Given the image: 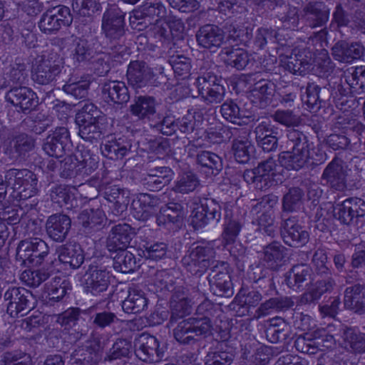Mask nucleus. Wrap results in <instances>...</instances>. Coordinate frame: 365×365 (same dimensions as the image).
Here are the masks:
<instances>
[{"label":"nucleus","instance_id":"obj_1","mask_svg":"<svg viewBox=\"0 0 365 365\" xmlns=\"http://www.w3.org/2000/svg\"><path fill=\"white\" fill-rule=\"evenodd\" d=\"M287 147L292 150L283 151L279 153L278 160L282 167L287 170H299L304 168L310 159L313 163H322L325 160L324 154H317L314 158L310 155V143L307 137L298 130H290L287 133Z\"/></svg>","mask_w":365,"mask_h":365},{"label":"nucleus","instance_id":"obj_2","mask_svg":"<svg viewBox=\"0 0 365 365\" xmlns=\"http://www.w3.org/2000/svg\"><path fill=\"white\" fill-rule=\"evenodd\" d=\"M251 36L247 28L240 26L234 23L227 24L225 31L215 25L207 24L202 26L196 34L198 44L208 49L217 48L223 43H246Z\"/></svg>","mask_w":365,"mask_h":365},{"label":"nucleus","instance_id":"obj_3","mask_svg":"<svg viewBox=\"0 0 365 365\" xmlns=\"http://www.w3.org/2000/svg\"><path fill=\"white\" fill-rule=\"evenodd\" d=\"M58 42L63 48L71 43L74 44V48L71 51V57L74 62L79 63L91 61L96 64L95 69L100 75L109 71L110 66L105 59L106 56L103 53H96L91 44L86 40L69 36L58 39Z\"/></svg>","mask_w":365,"mask_h":365},{"label":"nucleus","instance_id":"obj_4","mask_svg":"<svg viewBox=\"0 0 365 365\" xmlns=\"http://www.w3.org/2000/svg\"><path fill=\"white\" fill-rule=\"evenodd\" d=\"M4 178L7 187H11L20 200L30 198L36 193L38 180L36 175L27 169H9Z\"/></svg>","mask_w":365,"mask_h":365},{"label":"nucleus","instance_id":"obj_5","mask_svg":"<svg viewBox=\"0 0 365 365\" xmlns=\"http://www.w3.org/2000/svg\"><path fill=\"white\" fill-rule=\"evenodd\" d=\"M124 26V15L118 7L113 6L106 11L102 20V30L110 44L111 49L119 51L118 47H123Z\"/></svg>","mask_w":365,"mask_h":365},{"label":"nucleus","instance_id":"obj_6","mask_svg":"<svg viewBox=\"0 0 365 365\" xmlns=\"http://www.w3.org/2000/svg\"><path fill=\"white\" fill-rule=\"evenodd\" d=\"M62 59L56 52H45L33 64L32 78L42 85L51 83L60 72Z\"/></svg>","mask_w":365,"mask_h":365},{"label":"nucleus","instance_id":"obj_7","mask_svg":"<svg viewBox=\"0 0 365 365\" xmlns=\"http://www.w3.org/2000/svg\"><path fill=\"white\" fill-rule=\"evenodd\" d=\"M108 341L99 335H93L88 341L87 350H76L71 355V365H86L93 364L96 365L101 360Z\"/></svg>","mask_w":365,"mask_h":365},{"label":"nucleus","instance_id":"obj_8","mask_svg":"<svg viewBox=\"0 0 365 365\" xmlns=\"http://www.w3.org/2000/svg\"><path fill=\"white\" fill-rule=\"evenodd\" d=\"M113 279L111 272L102 265L91 264L84 275L85 289L97 296L106 292Z\"/></svg>","mask_w":365,"mask_h":365},{"label":"nucleus","instance_id":"obj_9","mask_svg":"<svg viewBox=\"0 0 365 365\" xmlns=\"http://www.w3.org/2000/svg\"><path fill=\"white\" fill-rule=\"evenodd\" d=\"M195 85L199 94L209 103H220L225 97V87L220 83V80L211 72L199 76Z\"/></svg>","mask_w":365,"mask_h":365},{"label":"nucleus","instance_id":"obj_10","mask_svg":"<svg viewBox=\"0 0 365 365\" xmlns=\"http://www.w3.org/2000/svg\"><path fill=\"white\" fill-rule=\"evenodd\" d=\"M276 197H264L252 209V213L257 215L259 229L269 236H273L277 230L272 207L277 204Z\"/></svg>","mask_w":365,"mask_h":365},{"label":"nucleus","instance_id":"obj_11","mask_svg":"<svg viewBox=\"0 0 365 365\" xmlns=\"http://www.w3.org/2000/svg\"><path fill=\"white\" fill-rule=\"evenodd\" d=\"M72 17L68 7L59 6L44 13L39 22L38 27L44 34H51L58 31L62 26H68Z\"/></svg>","mask_w":365,"mask_h":365},{"label":"nucleus","instance_id":"obj_12","mask_svg":"<svg viewBox=\"0 0 365 365\" xmlns=\"http://www.w3.org/2000/svg\"><path fill=\"white\" fill-rule=\"evenodd\" d=\"M215 251L210 247L197 246L182 258L183 265L192 274H202L211 264Z\"/></svg>","mask_w":365,"mask_h":365},{"label":"nucleus","instance_id":"obj_13","mask_svg":"<svg viewBox=\"0 0 365 365\" xmlns=\"http://www.w3.org/2000/svg\"><path fill=\"white\" fill-rule=\"evenodd\" d=\"M135 348L136 356L145 362H158L163 356L158 339L148 334H143L135 339Z\"/></svg>","mask_w":365,"mask_h":365},{"label":"nucleus","instance_id":"obj_14","mask_svg":"<svg viewBox=\"0 0 365 365\" xmlns=\"http://www.w3.org/2000/svg\"><path fill=\"white\" fill-rule=\"evenodd\" d=\"M29 293L24 288L12 287L4 293V300L7 302V313L11 317L23 316L31 309L29 297Z\"/></svg>","mask_w":365,"mask_h":365},{"label":"nucleus","instance_id":"obj_15","mask_svg":"<svg viewBox=\"0 0 365 365\" xmlns=\"http://www.w3.org/2000/svg\"><path fill=\"white\" fill-rule=\"evenodd\" d=\"M202 116L196 110H189L181 119L176 121L170 118H165L161 124L160 130L166 135H170L178 128L183 133L192 132L201 125Z\"/></svg>","mask_w":365,"mask_h":365},{"label":"nucleus","instance_id":"obj_16","mask_svg":"<svg viewBox=\"0 0 365 365\" xmlns=\"http://www.w3.org/2000/svg\"><path fill=\"white\" fill-rule=\"evenodd\" d=\"M98 158L95 155L91 154L88 150H83L81 152L80 157L68 156L64 159L61 165V175L65 178L73 176L76 173L78 163H81L82 168L86 171L91 172L98 167Z\"/></svg>","mask_w":365,"mask_h":365},{"label":"nucleus","instance_id":"obj_17","mask_svg":"<svg viewBox=\"0 0 365 365\" xmlns=\"http://www.w3.org/2000/svg\"><path fill=\"white\" fill-rule=\"evenodd\" d=\"M68 130L64 127L56 128L45 139L43 149L45 153L56 158H61L66 152V148L69 143Z\"/></svg>","mask_w":365,"mask_h":365},{"label":"nucleus","instance_id":"obj_18","mask_svg":"<svg viewBox=\"0 0 365 365\" xmlns=\"http://www.w3.org/2000/svg\"><path fill=\"white\" fill-rule=\"evenodd\" d=\"M160 200L153 195L139 193L133 200L131 207L133 215L138 220H147L155 211Z\"/></svg>","mask_w":365,"mask_h":365},{"label":"nucleus","instance_id":"obj_19","mask_svg":"<svg viewBox=\"0 0 365 365\" xmlns=\"http://www.w3.org/2000/svg\"><path fill=\"white\" fill-rule=\"evenodd\" d=\"M283 229L284 241L289 246L303 245L309 241L308 232L298 223L295 217L286 220L283 224Z\"/></svg>","mask_w":365,"mask_h":365},{"label":"nucleus","instance_id":"obj_20","mask_svg":"<svg viewBox=\"0 0 365 365\" xmlns=\"http://www.w3.org/2000/svg\"><path fill=\"white\" fill-rule=\"evenodd\" d=\"M303 55L299 51L294 50L290 56H279L280 65L289 72L294 74L304 75L312 64V54L310 52Z\"/></svg>","mask_w":365,"mask_h":365},{"label":"nucleus","instance_id":"obj_21","mask_svg":"<svg viewBox=\"0 0 365 365\" xmlns=\"http://www.w3.org/2000/svg\"><path fill=\"white\" fill-rule=\"evenodd\" d=\"M322 178L331 188L342 191L346 187V173L341 161L334 159L324 169Z\"/></svg>","mask_w":365,"mask_h":365},{"label":"nucleus","instance_id":"obj_22","mask_svg":"<svg viewBox=\"0 0 365 365\" xmlns=\"http://www.w3.org/2000/svg\"><path fill=\"white\" fill-rule=\"evenodd\" d=\"M8 102L22 110L31 109L36 106V93L29 88L25 86L14 87L10 89L6 95Z\"/></svg>","mask_w":365,"mask_h":365},{"label":"nucleus","instance_id":"obj_23","mask_svg":"<svg viewBox=\"0 0 365 365\" xmlns=\"http://www.w3.org/2000/svg\"><path fill=\"white\" fill-rule=\"evenodd\" d=\"M131 227L128 224H118L113 227L107 239L106 246L110 252L125 250L131 240Z\"/></svg>","mask_w":365,"mask_h":365},{"label":"nucleus","instance_id":"obj_24","mask_svg":"<svg viewBox=\"0 0 365 365\" xmlns=\"http://www.w3.org/2000/svg\"><path fill=\"white\" fill-rule=\"evenodd\" d=\"M153 77L151 69L143 61H131L128 67V83L135 88L145 86Z\"/></svg>","mask_w":365,"mask_h":365},{"label":"nucleus","instance_id":"obj_25","mask_svg":"<svg viewBox=\"0 0 365 365\" xmlns=\"http://www.w3.org/2000/svg\"><path fill=\"white\" fill-rule=\"evenodd\" d=\"M71 219L66 215L50 216L46 225L48 235L54 241H63L71 227Z\"/></svg>","mask_w":365,"mask_h":365},{"label":"nucleus","instance_id":"obj_26","mask_svg":"<svg viewBox=\"0 0 365 365\" xmlns=\"http://www.w3.org/2000/svg\"><path fill=\"white\" fill-rule=\"evenodd\" d=\"M231 133L232 135L242 134L233 141L232 151L235 158L238 163H246L254 152V146L247 139L248 132L245 129L239 130L235 128L232 130Z\"/></svg>","mask_w":365,"mask_h":365},{"label":"nucleus","instance_id":"obj_27","mask_svg":"<svg viewBox=\"0 0 365 365\" xmlns=\"http://www.w3.org/2000/svg\"><path fill=\"white\" fill-rule=\"evenodd\" d=\"M363 53L364 48L359 43H349L345 41H340L332 47L334 58L344 63H351L354 59L359 58Z\"/></svg>","mask_w":365,"mask_h":365},{"label":"nucleus","instance_id":"obj_28","mask_svg":"<svg viewBox=\"0 0 365 365\" xmlns=\"http://www.w3.org/2000/svg\"><path fill=\"white\" fill-rule=\"evenodd\" d=\"M165 14L166 9L161 2L157 1L153 3L146 2L140 9L133 11V16L130 17V21L131 24H134L135 20L148 19L149 24H152V20L156 17L155 22L159 23Z\"/></svg>","mask_w":365,"mask_h":365},{"label":"nucleus","instance_id":"obj_29","mask_svg":"<svg viewBox=\"0 0 365 365\" xmlns=\"http://www.w3.org/2000/svg\"><path fill=\"white\" fill-rule=\"evenodd\" d=\"M58 260L73 269L78 268L83 262V250L76 244H66L59 246L56 249Z\"/></svg>","mask_w":365,"mask_h":365},{"label":"nucleus","instance_id":"obj_30","mask_svg":"<svg viewBox=\"0 0 365 365\" xmlns=\"http://www.w3.org/2000/svg\"><path fill=\"white\" fill-rule=\"evenodd\" d=\"M183 217L182 206L178 203H169L161 207L160 213L157 215L156 222L159 226L172 225L179 226V223Z\"/></svg>","mask_w":365,"mask_h":365},{"label":"nucleus","instance_id":"obj_31","mask_svg":"<svg viewBox=\"0 0 365 365\" xmlns=\"http://www.w3.org/2000/svg\"><path fill=\"white\" fill-rule=\"evenodd\" d=\"M102 93L105 99L115 103H126L130 98L128 88L122 81H114L105 83Z\"/></svg>","mask_w":365,"mask_h":365},{"label":"nucleus","instance_id":"obj_32","mask_svg":"<svg viewBox=\"0 0 365 365\" xmlns=\"http://www.w3.org/2000/svg\"><path fill=\"white\" fill-rule=\"evenodd\" d=\"M172 170L168 167H159L150 169L147 176L144 178V183L150 190H158L171 180Z\"/></svg>","mask_w":365,"mask_h":365},{"label":"nucleus","instance_id":"obj_33","mask_svg":"<svg viewBox=\"0 0 365 365\" xmlns=\"http://www.w3.org/2000/svg\"><path fill=\"white\" fill-rule=\"evenodd\" d=\"M148 305V299L143 292L131 288L127 298L122 303L123 311L128 314H137L145 309Z\"/></svg>","mask_w":365,"mask_h":365},{"label":"nucleus","instance_id":"obj_34","mask_svg":"<svg viewBox=\"0 0 365 365\" xmlns=\"http://www.w3.org/2000/svg\"><path fill=\"white\" fill-rule=\"evenodd\" d=\"M155 100L150 96H139L130 105L131 113L140 119L150 118L156 112Z\"/></svg>","mask_w":365,"mask_h":365},{"label":"nucleus","instance_id":"obj_35","mask_svg":"<svg viewBox=\"0 0 365 365\" xmlns=\"http://www.w3.org/2000/svg\"><path fill=\"white\" fill-rule=\"evenodd\" d=\"M197 163L205 170H204L208 175H217L222 169V162L220 157L217 154L202 150L197 155Z\"/></svg>","mask_w":365,"mask_h":365},{"label":"nucleus","instance_id":"obj_36","mask_svg":"<svg viewBox=\"0 0 365 365\" xmlns=\"http://www.w3.org/2000/svg\"><path fill=\"white\" fill-rule=\"evenodd\" d=\"M286 249L278 242L267 245L264 250V261L267 266L276 269L282 265L285 257Z\"/></svg>","mask_w":365,"mask_h":365},{"label":"nucleus","instance_id":"obj_37","mask_svg":"<svg viewBox=\"0 0 365 365\" xmlns=\"http://www.w3.org/2000/svg\"><path fill=\"white\" fill-rule=\"evenodd\" d=\"M305 16L311 27L322 26L329 19V10L321 3L309 4L306 9Z\"/></svg>","mask_w":365,"mask_h":365},{"label":"nucleus","instance_id":"obj_38","mask_svg":"<svg viewBox=\"0 0 365 365\" xmlns=\"http://www.w3.org/2000/svg\"><path fill=\"white\" fill-rule=\"evenodd\" d=\"M129 142L123 139L111 140L101 146L102 153L110 158L118 159L124 157L130 150Z\"/></svg>","mask_w":365,"mask_h":365},{"label":"nucleus","instance_id":"obj_39","mask_svg":"<svg viewBox=\"0 0 365 365\" xmlns=\"http://www.w3.org/2000/svg\"><path fill=\"white\" fill-rule=\"evenodd\" d=\"M223 227L222 237L225 243L229 245L235 242L241 231L242 224L240 220L231 218L230 211L225 210Z\"/></svg>","mask_w":365,"mask_h":365},{"label":"nucleus","instance_id":"obj_40","mask_svg":"<svg viewBox=\"0 0 365 365\" xmlns=\"http://www.w3.org/2000/svg\"><path fill=\"white\" fill-rule=\"evenodd\" d=\"M78 220L85 228L94 229L103 223L106 215L99 208L86 209L79 214Z\"/></svg>","mask_w":365,"mask_h":365},{"label":"nucleus","instance_id":"obj_41","mask_svg":"<svg viewBox=\"0 0 365 365\" xmlns=\"http://www.w3.org/2000/svg\"><path fill=\"white\" fill-rule=\"evenodd\" d=\"M128 197V192L127 190H121L115 185L107 187L105 191V198L108 201L113 202L116 207V215L126 210L129 203Z\"/></svg>","mask_w":365,"mask_h":365},{"label":"nucleus","instance_id":"obj_42","mask_svg":"<svg viewBox=\"0 0 365 365\" xmlns=\"http://www.w3.org/2000/svg\"><path fill=\"white\" fill-rule=\"evenodd\" d=\"M322 342L316 339L315 330L313 332L305 333L299 335L295 340L296 349L302 352L308 354H314L320 350Z\"/></svg>","mask_w":365,"mask_h":365},{"label":"nucleus","instance_id":"obj_43","mask_svg":"<svg viewBox=\"0 0 365 365\" xmlns=\"http://www.w3.org/2000/svg\"><path fill=\"white\" fill-rule=\"evenodd\" d=\"M104 116L101 111L93 103H86L78 112L76 121L78 125L102 122Z\"/></svg>","mask_w":365,"mask_h":365},{"label":"nucleus","instance_id":"obj_44","mask_svg":"<svg viewBox=\"0 0 365 365\" xmlns=\"http://www.w3.org/2000/svg\"><path fill=\"white\" fill-rule=\"evenodd\" d=\"M279 167L275 161L270 158L264 162L261 163L255 168L257 174L258 175L260 183H262L263 188L269 186V183L272 180H275Z\"/></svg>","mask_w":365,"mask_h":365},{"label":"nucleus","instance_id":"obj_45","mask_svg":"<svg viewBox=\"0 0 365 365\" xmlns=\"http://www.w3.org/2000/svg\"><path fill=\"white\" fill-rule=\"evenodd\" d=\"M199 185L197 178L192 173L179 175L174 182L173 191L182 194L193 192Z\"/></svg>","mask_w":365,"mask_h":365},{"label":"nucleus","instance_id":"obj_46","mask_svg":"<svg viewBox=\"0 0 365 365\" xmlns=\"http://www.w3.org/2000/svg\"><path fill=\"white\" fill-rule=\"evenodd\" d=\"M222 117L227 121L232 123L242 125L245 123V115L240 110L239 106L232 101L225 102L220 109Z\"/></svg>","mask_w":365,"mask_h":365},{"label":"nucleus","instance_id":"obj_47","mask_svg":"<svg viewBox=\"0 0 365 365\" xmlns=\"http://www.w3.org/2000/svg\"><path fill=\"white\" fill-rule=\"evenodd\" d=\"M225 62L238 70L243 69L250 61L249 55L242 48H233L225 52Z\"/></svg>","mask_w":365,"mask_h":365},{"label":"nucleus","instance_id":"obj_48","mask_svg":"<svg viewBox=\"0 0 365 365\" xmlns=\"http://www.w3.org/2000/svg\"><path fill=\"white\" fill-rule=\"evenodd\" d=\"M346 347L357 353L365 352V335L356 333L351 329H348L344 332Z\"/></svg>","mask_w":365,"mask_h":365},{"label":"nucleus","instance_id":"obj_49","mask_svg":"<svg viewBox=\"0 0 365 365\" xmlns=\"http://www.w3.org/2000/svg\"><path fill=\"white\" fill-rule=\"evenodd\" d=\"M362 287L356 284L347 287L344 292V305L349 309H359L364 307L361 296Z\"/></svg>","mask_w":365,"mask_h":365},{"label":"nucleus","instance_id":"obj_50","mask_svg":"<svg viewBox=\"0 0 365 365\" xmlns=\"http://www.w3.org/2000/svg\"><path fill=\"white\" fill-rule=\"evenodd\" d=\"M115 268L121 272L128 273L135 268V259L134 255L125 250H120V252L114 258Z\"/></svg>","mask_w":365,"mask_h":365},{"label":"nucleus","instance_id":"obj_51","mask_svg":"<svg viewBox=\"0 0 365 365\" xmlns=\"http://www.w3.org/2000/svg\"><path fill=\"white\" fill-rule=\"evenodd\" d=\"M273 84L267 80L262 79L257 82L250 91L251 96L261 103H266L272 96Z\"/></svg>","mask_w":365,"mask_h":365},{"label":"nucleus","instance_id":"obj_52","mask_svg":"<svg viewBox=\"0 0 365 365\" xmlns=\"http://www.w3.org/2000/svg\"><path fill=\"white\" fill-rule=\"evenodd\" d=\"M48 276V273L45 270L26 269L21 273L20 278L25 284L36 287L46 281Z\"/></svg>","mask_w":365,"mask_h":365},{"label":"nucleus","instance_id":"obj_53","mask_svg":"<svg viewBox=\"0 0 365 365\" xmlns=\"http://www.w3.org/2000/svg\"><path fill=\"white\" fill-rule=\"evenodd\" d=\"M46 286L50 299L54 300L62 299L69 288L68 282L59 277H54Z\"/></svg>","mask_w":365,"mask_h":365},{"label":"nucleus","instance_id":"obj_54","mask_svg":"<svg viewBox=\"0 0 365 365\" xmlns=\"http://www.w3.org/2000/svg\"><path fill=\"white\" fill-rule=\"evenodd\" d=\"M73 191H75L74 187L59 185L55 187L53 190L51 198L55 202L59 204L61 206H63V205H72V202L75 199Z\"/></svg>","mask_w":365,"mask_h":365},{"label":"nucleus","instance_id":"obj_55","mask_svg":"<svg viewBox=\"0 0 365 365\" xmlns=\"http://www.w3.org/2000/svg\"><path fill=\"white\" fill-rule=\"evenodd\" d=\"M100 124H102V122L78 125L79 135L86 141H96L101 138L102 134V128L101 127Z\"/></svg>","mask_w":365,"mask_h":365},{"label":"nucleus","instance_id":"obj_56","mask_svg":"<svg viewBox=\"0 0 365 365\" xmlns=\"http://www.w3.org/2000/svg\"><path fill=\"white\" fill-rule=\"evenodd\" d=\"M26 64L20 60H16L11 64L9 71L6 73V79L9 83H23L26 79Z\"/></svg>","mask_w":365,"mask_h":365},{"label":"nucleus","instance_id":"obj_57","mask_svg":"<svg viewBox=\"0 0 365 365\" xmlns=\"http://www.w3.org/2000/svg\"><path fill=\"white\" fill-rule=\"evenodd\" d=\"M90 86V81L81 79L77 82H72L64 85L63 91L78 99L87 97Z\"/></svg>","mask_w":365,"mask_h":365},{"label":"nucleus","instance_id":"obj_58","mask_svg":"<svg viewBox=\"0 0 365 365\" xmlns=\"http://www.w3.org/2000/svg\"><path fill=\"white\" fill-rule=\"evenodd\" d=\"M175 339L182 344H190L195 341L190 323L187 319L180 322L174 329Z\"/></svg>","mask_w":365,"mask_h":365},{"label":"nucleus","instance_id":"obj_59","mask_svg":"<svg viewBox=\"0 0 365 365\" xmlns=\"http://www.w3.org/2000/svg\"><path fill=\"white\" fill-rule=\"evenodd\" d=\"M310 274V269L305 264H298L294 266L287 277V281L289 287H299L307 279V277Z\"/></svg>","mask_w":365,"mask_h":365},{"label":"nucleus","instance_id":"obj_60","mask_svg":"<svg viewBox=\"0 0 365 365\" xmlns=\"http://www.w3.org/2000/svg\"><path fill=\"white\" fill-rule=\"evenodd\" d=\"M131 344L125 339H118L106 353L105 360L112 361L129 354Z\"/></svg>","mask_w":365,"mask_h":365},{"label":"nucleus","instance_id":"obj_61","mask_svg":"<svg viewBox=\"0 0 365 365\" xmlns=\"http://www.w3.org/2000/svg\"><path fill=\"white\" fill-rule=\"evenodd\" d=\"M220 11L224 13L230 18L235 16L237 14L240 15L239 19L245 16L247 9L242 2L230 1L229 0H224L219 5Z\"/></svg>","mask_w":365,"mask_h":365},{"label":"nucleus","instance_id":"obj_62","mask_svg":"<svg viewBox=\"0 0 365 365\" xmlns=\"http://www.w3.org/2000/svg\"><path fill=\"white\" fill-rule=\"evenodd\" d=\"M170 65L177 76L185 78L189 76L191 68L190 58L179 55L173 56L170 59Z\"/></svg>","mask_w":365,"mask_h":365},{"label":"nucleus","instance_id":"obj_63","mask_svg":"<svg viewBox=\"0 0 365 365\" xmlns=\"http://www.w3.org/2000/svg\"><path fill=\"white\" fill-rule=\"evenodd\" d=\"M34 239L25 240L19 242L16 248V258L22 265L27 266L28 262H32Z\"/></svg>","mask_w":365,"mask_h":365},{"label":"nucleus","instance_id":"obj_64","mask_svg":"<svg viewBox=\"0 0 365 365\" xmlns=\"http://www.w3.org/2000/svg\"><path fill=\"white\" fill-rule=\"evenodd\" d=\"M302 195L301 189L297 187L291 188L284 196V210L288 212H292L297 210L301 205Z\"/></svg>","mask_w":365,"mask_h":365}]
</instances>
